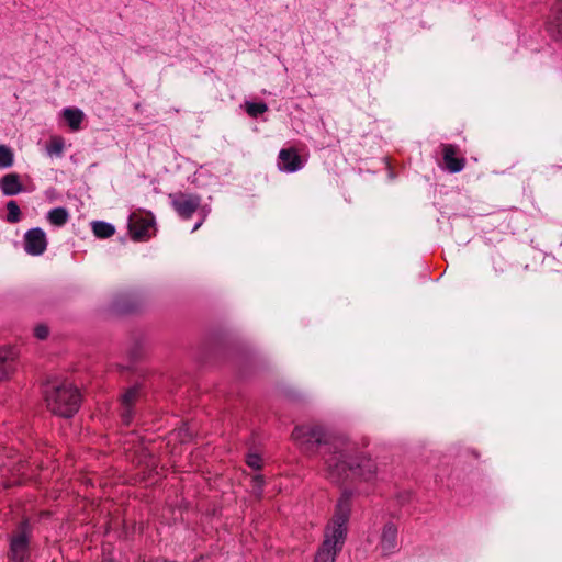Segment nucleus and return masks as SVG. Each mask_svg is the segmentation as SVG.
I'll list each match as a JSON object with an SVG mask.
<instances>
[{"label": "nucleus", "instance_id": "16", "mask_svg": "<svg viewBox=\"0 0 562 562\" xmlns=\"http://www.w3.org/2000/svg\"><path fill=\"white\" fill-rule=\"evenodd\" d=\"M16 357L14 353H0V382L13 372Z\"/></svg>", "mask_w": 562, "mask_h": 562}, {"label": "nucleus", "instance_id": "9", "mask_svg": "<svg viewBox=\"0 0 562 562\" xmlns=\"http://www.w3.org/2000/svg\"><path fill=\"white\" fill-rule=\"evenodd\" d=\"M47 248L46 234L42 228L29 229L24 235V249L31 256H40Z\"/></svg>", "mask_w": 562, "mask_h": 562}, {"label": "nucleus", "instance_id": "20", "mask_svg": "<svg viewBox=\"0 0 562 562\" xmlns=\"http://www.w3.org/2000/svg\"><path fill=\"white\" fill-rule=\"evenodd\" d=\"M14 162V153L7 145H0V168H10Z\"/></svg>", "mask_w": 562, "mask_h": 562}, {"label": "nucleus", "instance_id": "18", "mask_svg": "<svg viewBox=\"0 0 562 562\" xmlns=\"http://www.w3.org/2000/svg\"><path fill=\"white\" fill-rule=\"evenodd\" d=\"M92 232L98 238H108L115 233V228L106 222L97 221L92 223Z\"/></svg>", "mask_w": 562, "mask_h": 562}, {"label": "nucleus", "instance_id": "14", "mask_svg": "<svg viewBox=\"0 0 562 562\" xmlns=\"http://www.w3.org/2000/svg\"><path fill=\"white\" fill-rule=\"evenodd\" d=\"M60 115L68 125V127L74 132L79 131L81 128V124L86 117L83 111L78 108H65L60 112Z\"/></svg>", "mask_w": 562, "mask_h": 562}, {"label": "nucleus", "instance_id": "19", "mask_svg": "<svg viewBox=\"0 0 562 562\" xmlns=\"http://www.w3.org/2000/svg\"><path fill=\"white\" fill-rule=\"evenodd\" d=\"M65 148V139L61 136L50 137L46 150L49 156H61Z\"/></svg>", "mask_w": 562, "mask_h": 562}, {"label": "nucleus", "instance_id": "24", "mask_svg": "<svg viewBox=\"0 0 562 562\" xmlns=\"http://www.w3.org/2000/svg\"><path fill=\"white\" fill-rule=\"evenodd\" d=\"M263 484H265V479L262 475L257 474L252 477V486L257 491L258 494H261Z\"/></svg>", "mask_w": 562, "mask_h": 562}, {"label": "nucleus", "instance_id": "4", "mask_svg": "<svg viewBox=\"0 0 562 562\" xmlns=\"http://www.w3.org/2000/svg\"><path fill=\"white\" fill-rule=\"evenodd\" d=\"M292 438L305 454L312 456L325 448L324 459L330 457L336 450H341L344 442L330 441L325 429L318 425L296 426L292 431Z\"/></svg>", "mask_w": 562, "mask_h": 562}, {"label": "nucleus", "instance_id": "21", "mask_svg": "<svg viewBox=\"0 0 562 562\" xmlns=\"http://www.w3.org/2000/svg\"><path fill=\"white\" fill-rule=\"evenodd\" d=\"M245 110L251 117H257L267 112L268 106L263 102H246Z\"/></svg>", "mask_w": 562, "mask_h": 562}, {"label": "nucleus", "instance_id": "12", "mask_svg": "<svg viewBox=\"0 0 562 562\" xmlns=\"http://www.w3.org/2000/svg\"><path fill=\"white\" fill-rule=\"evenodd\" d=\"M547 29L555 38H562V0H558L551 8Z\"/></svg>", "mask_w": 562, "mask_h": 562}, {"label": "nucleus", "instance_id": "6", "mask_svg": "<svg viewBox=\"0 0 562 562\" xmlns=\"http://www.w3.org/2000/svg\"><path fill=\"white\" fill-rule=\"evenodd\" d=\"M128 227L133 239H147L155 231L154 216L150 213H133L128 220Z\"/></svg>", "mask_w": 562, "mask_h": 562}, {"label": "nucleus", "instance_id": "22", "mask_svg": "<svg viewBox=\"0 0 562 562\" xmlns=\"http://www.w3.org/2000/svg\"><path fill=\"white\" fill-rule=\"evenodd\" d=\"M8 216L7 220L10 223H16L20 221V207L15 201H9L7 204Z\"/></svg>", "mask_w": 562, "mask_h": 562}, {"label": "nucleus", "instance_id": "10", "mask_svg": "<svg viewBox=\"0 0 562 562\" xmlns=\"http://www.w3.org/2000/svg\"><path fill=\"white\" fill-rule=\"evenodd\" d=\"M279 169L285 172H295L303 168V160L294 148H283L279 153Z\"/></svg>", "mask_w": 562, "mask_h": 562}, {"label": "nucleus", "instance_id": "23", "mask_svg": "<svg viewBox=\"0 0 562 562\" xmlns=\"http://www.w3.org/2000/svg\"><path fill=\"white\" fill-rule=\"evenodd\" d=\"M247 465L254 470L262 468V458L258 453H248L245 459Z\"/></svg>", "mask_w": 562, "mask_h": 562}, {"label": "nucleus", "instance_id": "2", "mask_svg": "<svg viewBox=\"0 0 562 562\" xmlns=\"http://www.w3.org/2000/svg\"><path fill=\"white\" fill-rule=\"evenodd\" d=\"M352 493L345 490L336 506L333 518L324 530V540L315 553L314 562H335L337 554L342 550L348 531L351 514Z\"/></svg>", "mask_w": 562, "mask_h": 562}, {"label": "nucleus", "instance_id": "1", "mask_svg": "<svg viewBox=\"0 0 562 562\" xmlns=\"http://www.w3.org/2000/svg\"><path fill=\"white\" fill-rule=\"evenodd\" d=\"M352 450L350 446L344 445L341 450L325 458V472L329 481L345 484L356 479L364 482L375 479L376 463L363 453L353 456Z\"/></svg>", "mask_w": 562, "mask_h": 562}, {"label": "nucleus", "instance_id": "13", "mask_svg": "<svg viewBox=\"0 0 562 562\" xmlns=\"http://www.w3.org/2000/svg\"><path fill=\"white\" fill-rule=\"evenodd\" d=\"M443 160L450 172H459L464 168V159L456 157L457 147L451 144L442 145Z\"/></svg>", "mask_w": 562, "mask_h": 562}, {"label": "nucleus", "instance_id": "25", "mask_svg": "<svg viewBox=\"0 0 562 562\" xmlns=\"http://www.w3.org/2000/svg\"><path fill=\"white\" fill-rule=\"evenodd\" d=\"M34 335L38 338V339H45L47 336H48V328L44 325H38L35 327L34 329Z\"/></svg>", "mask_w": 562, "mask_h": 562}, {"label": "nucleus", "instance_id": "5", "mask_svg": "<svg viewBox=\"0 0 562 562\" xmlns=\"http://www.w3.org/2000/svg\"><path fill=\"white\" fill-rule=\"evenodd\" d=\"M8 559L11 562H26L30 559L31 526L23 519L11 535Z\"/></svg>", "mask_w": 562, "mask_h": 562}, {"label": "nucleus", "instance_id": "17", "mask_svg": "<svg viewBox=\"0 0 562 562\" xmlns=\"http://www.w3.org/2000/svg\"><path fill=\"white\" fill-rule=\"evenodd\" d=\"M69 214L64 207H55L47 213V220L54 226H63L67 223Z\"/></svg>", "mask_w": 562, "mask_h": 562}, {"label": "nucleus", "instance_id": "3", "mask_svg": "<svg viewBox=\"0 0 562 562\" xmlns=\"http://www.w3.org/2000/svg\"><path fill=\"white\" fill-rule=\"evenodd\" d=\"M47 408L55 415L70 418L81 405V394L74 384L67 381L48 382L44 390Z\"/></svg>", "mask_w": 562, "mask_h": 562}, {"label": "nucleus", "instance_id": "7", "mask_svg": "<svg viewBox=\"0 0 562 562\" xmlns=\"http://www.w3.org/2000/svg\"><path fill=\"white\" fill-rule=\"evenodd\" d=\"M142 395V387L140 385L136 384L132 387H128L124 391V393L121 395V419L122 423L126 426H128L134 417V407Z\"/></svg>", "mask_w": 562, "mask_h": 562}, {"label": "nucleus", "instance_id": "11", "mask_svg": "<svg viewBox=\"0 0 562 562\" xmlns=\"http://www.w3.org/2000/svg\"><path fill=\"white\" fill-rule=\"evenodd\" d=\"M397 527L394 522H386L383 527L380 546L384 554L393 553L398 546Z\"/></svg>", "mask_w": 562, "mask_h": 562}, {"label": "nucleus", "instance_id": "26", "mask_svg": "<svg viewBox=\"0 0 562 562\" xmlns=\"http://www.w3.org/2000/svg\"><path fill=\"white\" fill-rule=\"evenodd\" d=\"M201 225H202V221L194 225L192 232L196 231Z\"/></svg>", "mask_w": 562, "mask_h": 562}, {"label": "nucleus", "instance_id": "8", "mask_svg": "<svg viewBox=\"0 0 562 562\" xmlns=\"http://www.w3.org/2000/svg\"><path fill=\"white\" fill-rule=\"evenodd\" d=\"M176 212L183 218H189L200 206V198L194 194L175 193L170 195Z\"/></svg>", "mask_w": 562, "mask_h": 562}, {"label": "nucleus", "instance_id": "15", "mask_svg": "<svg viewBox=\"0 0 562 562\" xmlns=\"http://www.w3.org/2000/svg\"><path fill=\"white\" fill-rule=\"evenodd\" d=\"M0 189L4 195H15L23 191L18 173H8L0 179Z\"/></svg>", "mask_w": 562, "mask_h": 562}]
</instances>
